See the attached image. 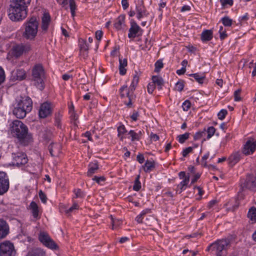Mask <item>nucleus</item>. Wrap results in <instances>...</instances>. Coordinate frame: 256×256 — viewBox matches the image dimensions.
<instances>
[{"label":"nucleus","instance_id":"1","mask_svg":"<svg viewBox=\"0 0 256 256\" xmlns=\"http://www.w3.org/2000/svg\"><path fill=\"white\" fill-rule=\"evenodd\" d=\"M31 0H12L8 10L9 18L13 22H20L28 15V7Z\"/></svg>","mask_w":256,"mask_h":256},{"label":"nucleus","instance_id":"2","mask_svg":"<svg viewBox=\"0 0 256 256\" xmlns=\"http://www.w3.org/2000/svg\"><path fill=\"white\" fill-rule=\"evenodd\" d=\"M10 126L12 136L16 138L20 144L26 146L32 140V135L28 133V126L20 120H14Z\"/></svg>","mask_w":256,"mask_h":256},{"label":"nucleus","instance_id":"3","mask_svg":"<svg viewBox=\"0 0 256 256\" xmlns=\"http://www.w3.org/2000/svg\"><path fill=\"white\" fill-rule=\"evenodd\" d=\"M46 72L44 68L41 64H37L34 66L32 69L31 80L34 85L40 90L45 88L44 80Z\"/></svg>","mask_w":256,"mask_h":256},{"label":"nucleus","instance_id":"4","mask_svg":"<svg viewBox=\"0 0 256 256\" xmlns=\"http://www.w3.org/2000/svg\"><path fill=\"white\" fill-rule=\"evenodd\" d=\"M230 240L229 238L218 240L209 245L206 250L216 256H225L226 254L227 247L230 246Z\"/></svg>","mask_w":256,"mask_h":256},{"label":"nucleus","instance_id":"5","mask_svg":"<svg viewBox=\"0 0 256 256\" xmlns=\"http://www.w3.org/2000/svg\"><path fill=\"white\" fill-rule=\"evenodd\" d=\"M38 22L35 16L28 18L24 24L23 37L26 40H34L38 34Z\"/></svg>","mask_w":256,"mask_h":256},{"label":"nucleus","instance_id":"6","mask_svg":"<svg viewBox=\"0 0 256 256\" xmlns=\"http://www.w3.org/2000/svg\"><path fill=\"white\" fill-rule=\"evenodd\" d=\"M12 165L22 170H24L28 164V158L24 152L12 153Z\"/></svg>","mask_w":256,"mask_h":256},{"label":"nucleus","instance_id":"7","mask_svg":"<svg viewBox=\"0 0 256 256\" xmlns=\"http://www.w3.org/2000/svg\"><path fill=\"white\" fill-rule=\"evenodd\" d=\"M38 240L44 246L50 250H57L59 248L58 246L46 232H40L38 234Z\"/></svg>","mask_w":256,"mask_h":256},{"label":"nucleus","instance_id":"8","mask_svg":"<svg viewBox=\"0 0 256 256\" xmlns=\"http://www.w3.org/2000/svg\"><path fill=\"white\" fill-rule=\"evenodd\" d=\"M16 251L14 244L9 240L0 244V256H15Z\"/></svg>","mask_w":256,"mask_h":256},{"label":"nucleus","instance_id":"9","mask_svg":"<svg viewBox=\"0 0 256 256\" xmlns=\"http://www.w3.org/2000/svg\"><path fill=\"white\" fill-rule=\"evenodd\" d=\"M130 27L128 30V37L130 38H134L141 36L143 34V30L138 24L134 20L130 21Z\"/></svg>","mask_w":256,"mask_h":256},{"label":"nucleus","instance_id":"10","mask_svg":"<svg viewBox=\"0 0 256 256\" xmlns=\"http://www.w3.org/2000/svg\"><path fill=\"white\" fill-rule=\"evenodd\" d=\"M10 181L5 172H0V196H2L8 190Z\"/></svg>","mask_w":256,"mask_h":256},{"label":"nucleus","instance_id":"11","mask_svg":"<svg viewBox=\"0 0 256 256\" xmlns=\"http://www.w3.org/2000/svg\"><path fill=\"white\" fill-rule=\"evenodd\" d=\"M52 112V108L51 103L46 102L42 103L38 110V116L41 118H44L51 115Z\"/></svg>","mask_w":256,"mask_h":256},{"label":"nucleus","instance_id":"12","mask_svg":"<svg viewBox=\"0 0 256 256\" xmlns=\"http://www.w3.org/2000/svg\"><path fill=\"white\" fill-rule=\"evenodd\" d=\"M16 104L22 108H24V109H26L28 112H30L32 108V100L28 96H21L20 100H16Z\"/></svg>","mask_w":256,"mask_h":256},{"label":"nucleus","instance_id":"13","mask_svg":"<svg viewBox=\"0 0 256 256\" xmlns=\"http://www.w3.org/2000/svg\"><path fill=\"white\" fill-rule=\"evenodd\" d=\"M57 2L66 10H68L67 5L68 2L72 16L74 17L76 16V10L77 9V6L74 0H58V2Z\"/></svg>","mask_w":256,"mask_h":256},{"label":"nucleus","instance_id":"14","mask_svg":"<svg viewBox=\"0 0 256 256\" xmlns=\"http://www.w3.org/2000/svg\"><path fill=\"white\" fill-rule=\"evenodd\" d=\"M256 149V140L254 138L249 139L244 146L243 153L249 155L254 153Z\"/></svg>","mask_w":256,"mask_h":256},{"label":"nucleus","instance_id":"15","mask_svg":"<svg viewBox=\"0 0 256 256\" xmlns=\"http://www.w3.org/2000/svg\"><path fill=\"white\" fill-rule=\"evenodd\" d=\"M136 18L138 20H141L144 16H148L150 14L147 11L143 2L136 4Z\"/></svg>","mask_w":256,"mask_h":256},{"label":"nucleus","instance_id":"16","mask_svg":"<svg viewBox=\"0 0 256 256\" xmlns=\"http://www.w3.org/2000/svg\"><path fill=\"white\" fill-rule=\"evenodd\" d=\"M13 114L19 119H22L26 117L27 113L30 112L27 111L26 109H24V108L18 106L15 104L14 105V108L13 110Z\"/></svg>","mask_w":256,"mask_h":256},{"label":"nucleus","instance_id":"17","mask_svg":"<svg viewBox=\"0 0 256 256\" xmlns=\"http://www.w3.org/2000/svg\"><path fill=\"white\" fill-rule=\"evenodd\" d=\"M51 20L50 16L48 12H44L42 18L41 28L44 32L46 33L48 28Z\"/></svg>","mask_w":256,"mask_h":256},{"label":"nucleus","instance_id":"18","mask_svg":"<svg viewBox=\"0 0 256 256\" xmlns=\"http://www.w3.org/2000/svg\"><path fill=\"white\" fill-rule=\"evenodd\" d=\"M9 233V226L6 221L0 219V239L4 238Z\"/></svg>","mask_w":256,"mask_h":256},{"label":"nucleus","instance_id":"19","mask_svg":"<svg viewBox=\"0 0 256 256\" xmlns=\"http://www.w3.org/2000/svg\"><path fill=\"white\" fill-rule=\"evenodd\" d=\"M29 208L31 210L32 216L36 220H38L40 218V216L39 215L38 207L37 204L35 202L32 201L30 203Z\"/></svg>","mask_w":256,"mask_h":256},{"label":"nucleus","instance_id":"20","mask_svg":"<svg viewBox=\"0 0 256 256\" xmlns=\"http://www.w3.org/2000/svg\"><path fill=\"white\" fill-rule=\"evenodd\" d=\"M99 166L97 161L90 162L88 165L87 176L89 177L92 176L94 174L97 172Z\"/></svg>","mask_w":256,"mask_h":256},{"label":"nucleus","instance_id":"21","mask_svg":"<svg viewBox=\"0 0 256 256\" xmlns=\"http://www.w3.org/2000/svg\"><path fill=\"white\" fill-rule=\"evenodd\" d=\"M24 47L22 45H16L12 47L11 50L12 56L15 58H18L22 56L24 52Z\"/></svg>","mask_w":256,"mask_h":256},{"label":"nucleus","instance_id":"22","mask_svg":"<svg viewBox=\"0 0 256 256\" xmlns=\"http://www.w3.org/2000/svg\"><path fill=\"white\" fill-rule=\"evenodd\" d=\"M212 38L213 32L212 30H205L201 34L200 39L203 42L210 40Z\"/></svg>","mask_w":256,"mask_h":256},{"label":"nucleus","instance_id":"23","mask_svg":"<svg viewBox=\"0 0 256 256\" xmlns=\"http://www.w3.org/2000/svg\"><path fill=\"white\" fill-rule=\"evenodd\" d=\"M128 66V60L126 58L122 59V58L119 57V72L120 74L124 76L126 74V67Z\"/></svg>","mask_w":256,"mask_h":256},{"label":"nucleus","instance_id":"24","mask_svg":"<svg viewBox=\"0 0 256 256\" xmlns=\"http://www.w3.org/2000/svg\"><path fill=\"white\" fill-rule=\"evenodd\" d=\"M240 153L239 152L232 154L228 158L229 165L232 167L237 164L240 160Z\"/></svg>","mask_w":256,"mask_h":256},{"label":"nucleus","instance_id":"25","mask_svg":"<svg viewBox=\"0 0 256 256\" xmlns=\"http://www.w3.org/2000/svg\"><path fill=\"white\" fill-rule=\"evenodd\" d=\"M41 136L42 140L46 142H48L52 138V132L50 129L44 128V130L41 132Z\"/></svg>","mask_w":256,"mask_h":256},{"label":"nucleus","instance_id":"26","mask_svg":"<svg viewBox=\"0 0 256 256\" xmlns=\"http://www.w3.org/2000/svg\"><path fill=\"white\" fill-rule=\"evenodd\" d=\"M152 82L155 84V86H158V90L162 89V86L164 85V79L161 76H152Z\"/></svg>","mask_w":256,"mask_h":256},{"label":"nucleus","instance_id":"27","mask_svg":"<svg viewBox=\"0 0 256 256\" xmlns=\"http://www.w3.org/2000/svg\"><path fill=\"white\" fill-rule=\"evenodd\" d=\"M144 131L138 130V132L134 130H130L128 132V134L131 137V141H139L141 138Z\"/></svg>","mask_w":256,"mask_h":256},{"label":"nucleus","instance_id":"28","mask_svg":"<svg viewBox=\"0 0 256 256\" xmlns=\"http://www.w3.org/2000/svg\"><path fill=\"white\" fill-rule=\"evenodd\" d=\"M188 182V177L186 179L183 180L178 184L177 185L176 188V193H178L179 194H181L182 191L186 189Z\"/></svg>","mask_w":256,"mask_h":256},{"label":"nucleus","instance_id":"29","mask_svg":"<svg viewBox=\"0 0 256 256\" xmlns=\"http://www.w3.org/2000/svg\"><path fill=\"white\" fill-rule=\"evenodd\" d=\"M125 15L120 14L115 20L114 24V27L118 30H120L122 28V25L124 23Z\"/></svg>","mask_w":256,"mask_h":256},{"label":"nucleus","instance_id":"30","mask_svg":"<svg viewBox=\"0 0 256 256\" xmlns=\"http://www.w3.org/2000/svg\"><path fill=\"white\" fill-rule=\"evenodd\" d=\"M62 118V114L60 112H56L54 114V125L56 126L57 128L63 130L64 128L62 126V124L61 122V120Z\"/></svg>","mask_w":256,"mask_h":256},{"label":"nucleus","instance_id":"31","mask_svg":"<svg viewBox=\"0 0 256 256\" xmlns=\"http://www.w3.org/2000/svg\"><path fill=\"white\" fill-rule=\"evenodd\" d=\"M142 168L145 172H150L155 168V162L154 161L147 160L144 164L142 166Z\"/></svg>","mask_w":256,"mask_h":256},{"label":"nucleus","instance_id":"32","mask_svg":"<svg viewBox=\"0 0 256 256\" xmlns=\"http://www.w3.org/2000/svg\"><path fill=\"white\" fill-rule=\"evenodd\" d=\"M14 72V77L16 78L17 80H22L26 78V72L23 69H17L16 72Z\"/></svg>","mask_w":256,"mask_h":256},{"label":"nucleus","instance_id":"33","mask_svg":"<svg viewBox=\"0 0 256 256\" xmlns=\"http://www.w3.org/2000/svg\"><path fill=\"white\" fill-rule=\"evenodd\" d=\"M126 96L128 98V102H124V104L127 107L131 108L133 107V102L136 100V96L134 94H131L130 92H126Z\"/></svg>","mask_w":256,"mask_h":256},{"label":"nucleus","instance_id":"34","mask_svg":"<svg viewBox=\"0 0 256 256\" xmlns=\"http://www.w3.org/2000/svg\"><path fill=\"white\" fill-rule=\"evenodd\" d=\"M117 131L118 132V136L120 138V140L122 141L124 138L122 135L126 134L128 132L125 126L120 123V125L117 128Z\"/></svg>","mask_w":256,"mask_h":256},{"label":"nucleus","instance_id":"35","mask_svg":"<svg viewBox=\"0 0 256 256\" xmlns=\"http://www.w3.org/2000/svg\"><path fill=\"white\" fill-rule=\"evenodd\" d=\"M247 216L250 220L253 222H256V208L252 206L248 211Z\"/></svg>","mask_w":256,"mask_h":256},{"label":"nucleus","instance_id":"36","mask_svg":"<svg viewBox=\"0 0 256 256\" xmlns=\"http://www.w3.org/2000/svg\"><path fill=\"white\" fill-rule=\"evenodd\" d=\"M78 46L80 48V52L88 50V45L86 43V40L82 38H80L78 40Z\"/></svg>","mask_w":256,"mask_h":256},{"label":"nucleus","instance_id":"37","mask_svg":"<svg viewBox=\"0 0 256 256\" xmlns=\"http://www.w3.org/2000/svg\"><path fill=\"white\" fill-rule=\"evenodd\" d=\"M29 256H46V252L41 248H36L32 250Z\"/></svg>","mask_w":256,"mask_h":256},{"label":"nucleus","instance_id":"38","mask_svg":"<svg viewBox=\"0 0 256 256\" xmlns=\"http://www.w3.org/2000/svg\"><path fill=\"white\" fill-rule=\"evenodd\" d=\"M194 80L200 84H202L206 78L205 75L204 74L195 73L194 75Z\"/></svg>","mask_w":256,"mask_h":256},{"label":"nucleus","instance_id":"39","mask_svg":"<svg viewBox=\"0 0 256 256\" xmlns=\"http://www.w3.org/2000/svg\"><path fill=\"white\" fill-rule=\"evenodd\" d=\"M73 192L75 194V196L74 197V198H83L86 196L85 192L80 188H75Z\"/></svg>","mask_w":256,"mask_h":256},{"label":"nucleus","instance_id":"40","mask_svg":"<svg viewBox=\"0 0 256 256\" xmlns=\"http://www.w3.org/2000/svg\"><path fill=\"white\" fill-rule=\"evenodd\" d=\"M190 134V132H186L184 134H180L177 136L178 140L180 144H184L188 139Z\"/></svg>","mask_w":256,"mask_h":256},{"label":"nucleus","instance_id":"41","mask_svg":"<svg viewBox=\"0 0 256 256\" xmlns=\"http://www.w3.org/2000/svg\"><path fill=\"white\" fill-rule=\"evenodd\" d=\"M140 176L138 175L136 176L133 186V190L135 191L138 192L142 188L141 182L140 180Z\"/></svg>","mask_w":256,"mask_h":256},{"label":"nucleus","instance_id":"42","mask_svg":"<svg viewBox=\"0 0 256 256\" xmlns=\"http://www.w3.org/2000/svg\"><path fill=\"white\" fill-rule=\"evenodd\" d=\"M220 22L224 26H230L232 24V20L228 16H224L221 18Z\"/></svg>","mask_w":256,"mask_h":256},{"label":"nucleus","instance_id":"43","mask_svg":"<svg viewBox=\"0 0 256 256\" xmlns=\"http://www.w3.org/2000/svg\"><path fill=\"white\" fill-rule=\"evenodd\" d=\"M140 74H141V72H140V70H138V71L135 70L134 71V76L131 82L132 84V85L134 84L136 86H137V84L138 82V81H139V78H140Z\"/></svg>","mask_w":256,"mask_h":256},{"label":"nucleus","instance_id":"44","mask_svg":"<svg viewBox=\"0 0 256 256\" xmlns=\"http://www.w3.org/2000/svg\"><path fill=\"white\" fill-rule=\"evenodd\" d=\"M110 217L111 220L112 229H114L115 228L120 225L122 222L121 220L114 218L112 215H110Z\"/></svg>","mask_w":256,"mask_h":256},{"label":"nucleus","instance_id":"45","mask_svg":"<svg viewBox=\"0 0 256 256\" xmlns=\"http://www.w3.org/2000/svg\"><path fill=\"white\" fill-rule=\"evenodd\" d=\"M184 81L180 80L176 84L175 89L178 92H182L184 90Z\"/></svg>","mask_w":256,"mask_h":256},{"label":"nucleus","instance_id":"46","mask_svg":"<svg viewBox=\"0 0 256 256\" xmlns=\"http://www.w3.org/2000/svg\"><path fill=\"white\" fill-rule=\"evenodd\" d=\"M206 128H204L203 130L196 132L194 136V140L196 141L200 140L206 134Z\"/></svg>","mask_w":256,"mask_h":256},{"label":"nucleus","instance_id":"47","mask_svg":"<svg viewBox=\"0 0 256 256\" xmlns=\"http://www.w3.org/2000/svg\"><path fill=\"white\" fill-rule=\"evenodd\" d=\"M154 72H158L160 71V70L164 66V64L162 63V60H158L154 64Z\"/></svg>","mask_w":256,"mask_h":256},{"label":"nucleus","instance_id":"48","mask_svg":"<svg viewBox=\"0 0 256 256\" xmlns=\"http://www.w3.org/2000/svg\"><path fill=\"white\" fill-rule=\"evenodd\" d=\"M69 114L71 122H73L74 125L76 124V122L78 119V116L76 112H70Z\"/></svg>","mask_w":256,"mask_h":256},{"label":"nucleus","instance_id":"49","mask_svg":"<svg viewBox=\"0 0 256 256\" xmlns=\"http://www.w3.org/2000/svg\"><path fill=\"white\" fill-rule=\"evenodd\" d=\"M206 132L208 133L207 138L210 139L214 136V134L215 133L216 128L212 126H210L208 128L207 130H206Z\"/></svg>","mask_w":256,"mask_h":256},{"label":"nucleus","instance_id":"50","mask_svg":"<svg viewBox=\"0 0 256 256\" xmlns=\"http://www.w3.org/2000/svg\"><path fill=\"white\" fill-rule=\"evenodd\" d=\"M220 1L222 8H226L228 6H232L234 4L233 0H220Z\"/></svg>","mask_w":256,"mask_h":256},{"label":"nucleus","instance_id":"51","mask_svg":"<svg viewBox=\"0 0 256 256\" xmlns=\"http://www.w3.org/2000/svg\"><path fill=\"white\" fill-rule=\"evenodd\" d=\"M92 180L95 181L97 184H100L102 182H104L106 180L104 176H94Z\"/></svg>","mask_w":256,"mask_h":256},{"label":"nucleus","instance_id":"52","mask_svg":"<svg viewBox=\"0 0 256 256\" xmlns=\"http://www.w3.org/2000/svg\"><path fill=\"white\" fill-rule=\"evenodd\" d=\"M227 114L228 111L226 110H221L218 114V119H220V120H223L225 118Z\"/></svg>","mask_w":256,"mask_h":256},{"label":"nucleus","instance_id":"53","mask_svg":"<svg viewBox=\"0 0 256 256\" xmlns=\"http://www.w3.org/2000/svg\"><path fill=\"white\" fill-rule=\"evenodd\" d=\"M190 106L191 102L188 100H186L182 104V108L184 111H188Z\"/></svg>","mask_w":256,"mask_h":256},{"label":"nucleus","instance_id":"54","mask_svg":"<svg viewBox=\"0 0 256 256\" xmlns=\"http://www.w3.org/2000/svg\"><path fill=\"white\" fill-rule=\"evenodd\" d=\"M38 196L42 202L44 204H46L47 202L48 198L46 194L42 192V190H40L39 191Z\"/></svg>","mask_w":256,"mask_h":256},{"label":"nucleus","instance_id":"55","mask_svg":"<svg viewBox=\"0 0 256 256\" xmlns=\"http://www.w3.org/2000/svg\"><path fill=\"white\" fill-rule=\"evenodd\" d=\"M193 147L189 146L183 150L182 152V155L184 157L186 158L188 155L192 152Z\"/></svg>","mask_w":256,"mask_h":256},{"label":"nucleus","instance_id":"56","mask_svg":"<svg viewBox=\"0 0 256 256\" xmlns=\"http://www.w3.org/2000/svg\"><path fill=\"white\" fill-rule=\"evenodd\" d=\"M6 75L4 70L2 66H0V86L4 82Z\"/></svg>","mask_w":256,"mask_h":256},{"label":"nucleus","instance_id":"57","mask_svg":"<svg viewBox=\"0 0 256 256\" xmlns=\"http://www.w3.org/2000/svg\"><path fill=\"white\" fill-rule=\"evenodd\" d=\"M200 176H201V174L200 173H196V174H194V176H193V178H192V180H191V182H190V186H188L190 187V186L193 184H194L195 182H197V180L200 178Z\"/></svg>","mask_w":256,"mask_h":256},{"label":"nucleus","instance_id":"58","mask_svg":"<svg viewBox=\"0 0 256 256\" xmlns=\"http://www.w3.org/2000/svg\"><path fill=\"white\" fill-rule=\"evenodd\" d=\"M230 204V205H232V211H234L236 210L239 206H240V202H239V200L238 199H235L234 200V204H231V202H228V204Z\"/></svg>","mask_w":256,"mask_h":256},{"label":"nucleus","instance_id":"59","mask_svg":"<svg viewBox=\"0 0 256 256\" xmlns=\"http://www.w3.org/2000/svg\"><path fill=\"white\" fill-rule=\"evenodd\" d=\"M178 176H179V178L180 179H183V180H184L186 178L188 177V182H190V173H188L187 174H186L185 172H184V171L180 172L178 173Z\"/></svg>","mask_w":256,"mask_h":256},{"label":"nucleus","instance_id":"60","mask_svg":"<svg viewBox=\"0 0 256 256\" xmlns=\"http://www.w3.org/2000/svg\"><path fill=\"white\" fill-rule=\"evenodd\" d=\"M155 88V84L152 82L149 83L147 86L148 92L150 94H152Z\"/></svg>","mask_w":256,"mask_h":256},{"label":"nucleus","instance_id":"61","mask_svg":"<svg viewBox=\"0 0 256 256\" xmlns=\"http://www.w3.org/2000/svg\"><path fill=\"white\" fill-rule=\"evenodd\" d=\"M241 92V90L238 89L234 92V100L236 102H238L241 100V98L240 96V93Z\"/></svg>","mask_w":256,"mask_h":256},{"label":"nucleus","instance_id":"62","mask_svg":"<svg viewBox=\"0 0 256 256\" xmlns=\"http://www.w3.org/2000/svg\"><path fill=\"white\" fill-rule=\"evenodd\" d=\"M79 208V206L76 202H74L72 206L70 207L67 210L66 212L69 213L72 212L74 210H78Z\"/></svg>","mask_w":256,"mask_h":256},{"label":"nucleus","instance_id":"63","mask_svg":"<svg viewBox=\"0 0 256 256\" xmlns=\"http://www.w3.org/2000/svg\"><path fill=\"white\" fill-rule=\"evenodd\" d=\"M139 116V112L135 110H134L132 114L130 116V118L133 121H136L138 118Z\"/></svg>","mask_w":256,"mask_h":256},{"label":"nucleus","instance_id":"64","mask_svg":"<svg viewBox=\"0 0 256 256\" xmlns=\"http://www.w3.org/2000/svg\"><path fill=\"white\" fill-rule=\"evenodd\" d=\"M194 188L197 189L198 190V194L200 196V197L199 198H198V200H201L202 196L204 194V191L202 190V188H200V186H194Z\"/></svg>","mask_w":256,"mask_h":256}]
</instances>
